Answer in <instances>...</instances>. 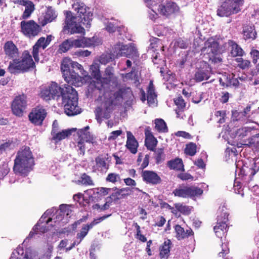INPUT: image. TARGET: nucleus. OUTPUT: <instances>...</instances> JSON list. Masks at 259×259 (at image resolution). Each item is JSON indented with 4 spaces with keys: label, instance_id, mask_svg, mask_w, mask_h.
<instances>
[{
    "label": "nucleus",
    "instance_id": "a878e982",
    "mask_svg": "<svg viewBox=\"0 0 259 259\" xmlns=\"http://www.w3.org/2000/svg\"><path fill=\"white\" fill-rule=\"evenodd\" d=\"M99 77L100 78L99 80L98 78L97 79L98 81L95 84V87L100 91L105 90L106 88H109L111 81L114 82L116 81V80L110 78V77H107L106 76L103 77H101V76Z\"/></svg>",
    "mask_w": 259,
    "mask_h": 259
},
{
    "label": "nucleus",
    "instance_id": "f8f14e48",
    "mask_svg": "<svg viewBox=\"0 0 259 259\" xmlns=\"http://www.w3.org/2000/svg\"><path fill=\"white\" fill-rule=\"evenodd\" d=\"M141 176L143 181L148 184L156 185L160 184L162 182L160 176L153 170H142Z\"/></svg>",
    "mask_w": 259,
    "mask_h": 259
},
{
    "label": "nucleus",
    "instance_id": "0e129e2a",
    "mask_svg": "<svg viewBox=\"0 0 259 259\" xmlns=\"http://www.w3.org/2000/svg\"><path fill=\"white\" fill-rule=\"evenodd\" d=\"M111 59V57L107 54H102L99 59L100 62L102 64H106L109 63Z\"/></svg>",
    "mask_w": 259,
    "mask_h": 259
},
{
    "label": "nucleus",
    "instance_id": "bf43d9fd",
    "mask_svg": "<svg viewBox=\"0 0 259 259\" xmlns=\"http://www.w3.org/2000/svg\"><path fill=\"white\" fill-rule=\"evenodd\" d=\"M84 141L79 140L77 142V146L79 150V154L83 156L85 153V147Z\"/></svg>",
    "mask_w": 259,
    "mask_h": 259
},
{
    "label": "nucleus",
    "instance_id": "6ab92c4d",
    "mask_svg": "<svg viewBox=\"0 0 259 259\" xmlns=\"http://www.w3.org/2000/svg\"><path fill=\"white\" fill-rule=\"evenodd\" d=\"M111 190H114V192L112 193L108 197V200H111L112 202L117 201L120 199L125 198L126 196L128 195V193H125L124 192H128L130 191V188L128 187L123 188L121 189L117 188L115 187L111 189Z\"/></svg>",
    "mask_w": 259,
    "mask_h": 259
},
{
    "label": "nucleus",
    "instance_id": "de8ad7c7",
    "mask_svg": "<svg viewBox=\"0 0 259 259\" xmlns=\"http://www.w3.org/2000/svg\"><path fill=\"white\" fill-rule=\"evenodd\" d=\"M111 191V188L101 187L95 188L94 193L98 194V197L105 196L107 195Z\"/></svg>",
    "mask_w": 259,
    "mask_h": 259
},
{
    "label": "nucleus",
    "instance_id": "7c9ffc66",
    "mask_svg": "<svg viewBox=\"0 0 259 259\" xmlns=\"http://www.w3.org/2000/svg\"><path fill=\"white\" fill-rule=\"evenodd\" d=\"M71 130H63L62 132H56L52 136V140L58 142L71 135Z\"/></svg>",
    "mask_w": 259,
    "mask_h": 259
},
{
    "label": "nucleus",
    "instance_id": "13d9d810",
    "mask_svg": "<svg viewBox=\"0 0 259 259\" xmlns=\"http://www.w3.org/2000/svg\"><path fill=\"white\" fill-rule=\"evenodd\" d=\"M91 69L92 70V75L98 79V77H100V70L97 64H93L91 66Z\"/></svg>",
    "mask_w": 259,
    "mask_h": 259
},
{
    "label": "nucleus",
    "instance_id": "e433bc0d",
    "mask_svg": "<svg viewBox=\"0 0 259 259\" xmlns=\"http://www.w3.org/2000/svg\"><path fill=\"white\" fill-rule=\"evenodd\" d=\"M154 158L156 164L160 163L164 159V153L163 148H158L154 149Z\"/></svg>",
    "mask_w": 259,
    "mask_h": 259
},
{
    "label": "nucleus",
    "instance_id": "3c124183",
    "mask_svg": "<svg viewBox=\"0 0 259 259\" xmlns=\"http://www.w3.org/2000/svg\"><path fill=\"white\" fill-rule=\"evenodd\" d=\"M44 16L49 22H51L57 17L55 12L52 10H48Z\"/></svg>",
    "mask_w": 259,
    "mask_h": 259
},
{
    "label": "nucleus",
    "instance_id": "2eb2a0df",
    "mask_svg": "<svg viewBox=\"0 0 259 259\" xmlns=\"http://www.w3.org/2000/svg\"><path fill=\"white\" fill-rule=\"evenodd\" d=\"M20 62L24 72L27 71L30 68H34L35 67L31 55L29 51L27 50L23 52L22 59Z\"/></svg>",
    "mask_w": 259,
    "mask_h": 259
},
{
    "label": "nucleus",
    "instance_id": "5701e85b",
    "mask_svg": "<svg viewBox=\"0 0 259 259\" xmlns=\"http://www.w3.org/2000/svg\"><path fill=\"white\" fill-rule=\"evenodd\" d=\"M167 166L170 169L184 171V165L181 158H176L167 162Z\"/></svg>",
    "mask_w": 259,
    "mask_h": 259
},
{
    "label": "nucleus",
    "instance_id": "1a4fd4ad",
    "mask_svg": "<svg viewBox=\"0 0 259 259\" xmlns=\"http://www.w3.org/2000/svg\"><path fill=\"white\" fill-rule=\"evenodd\" d=\"M73 8L77 11L79 23L83 25L90 24L92 19L93 14L89 12V8L83 3L76 2L72 5Z\"/></svg>",
    "mask_w": 259,
    "mask_h": 259
},
{
    "label": "nucleus",
    "instance_id": "e2e57ef3",
    "mask_svg": "<svg viewBox=\"0 0 259 259\" xmlns=\"http://www.w3.org/2000/svg\"><path fill=\"white\" fill-rule=\"evenodd\" d=\"M177 177L183 181L193 180V177L188 173H180L178 175Z\"/></svg>",
    "mask_w": 259,
    "mask_h": 259
},
{
    "label": "nucleus",
    "instance_id": "c9c22d12",
    "mask_svg": "<svg viewBox=\"0 0 259 259\" xmlns=\"http://www.w3.org/2000/svg\"><path fill=\"white\" fill-rule=\"evenodd\" d=\"M185 153L190 156H194L197 152V145L193 142L186 144L184 150Z\"/></svg>",
    "mask_w": 259,
    "mask_h": 259
},
{
    "label": "nucleus",
    "instance_id": "9b49d317",
    "mask_svg": "<svg viewBox=\"0 0 259 259\" xmlns=\"http://www.w3.org/2000/svg\"><path fill=\"white\" fill-rule=\"evenodd\" d=\"M27 107V96L24 94L16 96L11 104L13 113L17 116H23Z\"/></svg>",
    "mask_w": 259,
    "mask_h": 259
},
{
    "label": "nucleus",
    "instance_id": "49530a36",
    "mask_svg": "<svg viewBox=\"0 0 259 259\" xmlns=\"http://www.w3.org/2000/svg\"><path fill=\"white\" fill-rule=\"evenodd\" d=\"M95 162L97 167L103 168L104 169L108 168V165L107 164L105 159L102 156H97L95 158Z\"/></svg>",
    "mask_w": 259,
    "mask_h": 259
},
{
    "label": "nucleus",
    "instance_id": "4be33fe9",
    "mask_svg": "<svg viewBox=\"0 0 259 259\" xmlns=\"http://www.w3.org/2000/svg\"><path fill=\"white\" fill-rule=\"evenodd\" d=\"M228 50L232 57L239 56L241 57L244 54V51L241 47L238 45L235 41L229 40L228 41Z\"/></svg>",
    "mask_w": 259,
    "mask_h": 259
},
{
    "label": "nucleus",
    "instance_id": "f704fd0d",
    "mask_svg": "<svg viewBox=\"0 0 259 259\" xmlns=\"http://www.w3.org/2000/svg\"><path fill=\"white\" fill-rule=\"evenodd\" d=\"M155 127L159 133H166L168 128L165 122L162 119H156L155 120Z\"/></svg>",
    "mask_w": 259,
    "mask_h": 259
},
{
    "label": "nucleus",
    "instance_id": "58836bf2",
    "mask_svg": "<svg viewBox=\"0 0 259 259\" xmlns=\"http://www.w3.org/2000/svg\"><path fill=\"white\" fill-rule=\"evenodd\" d=\"M72 47L71 40L69 39H66L59 45L58 52L59 53H66Z\"/></svg>",
    "mask_w": 259,
    "mask_h": 259
},
{
    "label": "nucleus",
    "instance_id": "4c0bfd02",
    "mask_svg": "<svg viewBox=\"0 0 259 259\" xmlns=\"http://www.w3.org/2000/svg\"><path fill=\"white\" fill-rule=\"evenodd\" d=\"M207 71L203 70H198L195 74V80L197 82H201L204 80H207L209 78Z\"/></svg>",
    "mask_w": 259,
    "mask_h": 259
},
{
    "label": "nucleus",
    "instance_id": "473e14b6",
    "mask_svg": "<svg viewBox=\"0 0 259 259\" xmlns=\"http://www.w3.org/2000/svg\"><path fill=\"white\" fill-rule=\"evenodd\" d=\"M77 185H82L84 186H93L94 185V182L91 177L86 173L81 175L80 177L78 180L75 181Z\"/></svg>",
    "mask_w": 259,
    "mask_h": 259
},
{
    "label": "nucleus",
    "instance_id": "c85d7f7f",
    "mask_svg": "<svg viewBox=\"0 0 259 259\" xmlns=\"http://www.w3.org/2000/svg\"><path fill=\"white\" fill-rule=\"evenodd\" d=\"M24 3H25V4L23 6L25 7V8L21 16V18L25 20L29 18L35 10V5L32 1L29 0H27Z\"/></svg>",
    "mask_w": 259,
    "mask_h": 259
},
{
    "label": "nucleus",
    "instance_id": "37998d69",
    "mask_svg": "<svg viewBox=\"0 0 259 259\" xmlns=\"http://www.w3.org/2000/svg\"><path fill=\"white\" fill-rule=\"evenodd\" d=\"M120 49L121 50H126L127 54L126 57H127L130 58L131 55L138 56V52L134 47H128L127 45H122Z\"/></svg>",
    "mask_w": 259,
    "mask_h": 259
},
{
    "label": "nucleus",
    "instance_id": "7ed1b4c3",
    "mask_svg": "<svg viewBox=\"0 0 259 259\" xmlns=\"http://www.w3.org/2000/svg\"><path fill=\"white\" fill-rule=\"evenodd\" d=\"M255 162H249L243 163L238 174V179L241 180L244 186H248L253 179V176L256 173Z\"/></svg>",
    "mask_w": 259,
    "mask_h": 259
},
{
    "label": "nucleus",
    "instance_id": "f3484780",
    "mask_svg": "<svg viewBox=\"0 0 259 259\" xmlns=\"http://www.w3.org/2000/svg\"><path fill=\"white\" fill-rule=\"evenodd\" d=\"M4 51L7 57L13 59L18 57L19 51L13 41H7L4 46Z\"/></svg>",
    "mask_w": 259,
    "mask_h": 259
},
{
    "label": "nucleus",
    "instance_id": "9d476101",
    "mask_svg": "<svg viewBox=\"0 0 259 259\" xmlns=\"http://www.w3.org/2000/svg\"><path fill=\"white\" fill-rule=\"evenodd\" d=\"M47 112L41 105H38L33 108L28 115L29 120L34 125L41 126L46 118Z\"/></svg>",
    "mask_w": 259,
    "mask_h": 259
},
{
    "label": "nucleus",
    "instance_id": "79ce46f5",
    "mask_svg": "<svg viewBox=\"0 0 259 259\" xmlns=\"http://www.w3.org/2000/svg\"><path fill=\"white\" fill-rule=\"evenodd\" d=\"M244 184L241 180L238 179V177L236 178L234 184V190L236 193L241 195L242 196L244 195L243 189L242 186Z\"/></svg>",
    "mask_w": 259,
    "mask_h": 259
},
{
    "label": "nucleus",
    "instance_id": "603ef678",
    "mask_svg": "<svg viewBox=\"0 0 259 259\" xmlns=\"http://www.w3.org/2000/svg\"><path fill=\"white\" fill-rule=\"evenodd\" d=\"M104 76L110 77V78L117 80V77L114 75V68L112 66H108L105 70Z\"/></svg>",
    "mask_w": 259,
    "mask_h": 259
},
{
    "label": "nucleus",
    "instance_id": "338daca9",
    "mask_svg": "<svg viewBox=\"0 0 259 259\" xmlns=\"http://www.w3.org/2000/svg\"><path fill=\"white\" fill-rule=\"evenodd\" d=\"M230 98V94L227 92H222V96L220 99L221 103L224 104L228 102Z\"/></svg>",
    "mask_w": 259,
    "mask_h": 259
},
{
    "label": "nucleus",
    "instance_id": "b1692460",
    "mask_svg": "<svg viewBox=\"0 0 259 259\" xmlns=\"http://www.w3.org/2000/svg\"><path fill=\"white\" fill-rule=\"evenodd\" d=\"M171 244L170 240L167 239L160 246L159 256L161 259H167L168 257Z\"/></svg>",
    "mask_w": 259,
    "mask_h": 259
},
{
    "label": "nucleus",
    "instance_id": "4468645a",
    "mask_svg": "<svg viewBox=\"0 0 259 259\" xmlns=\"http://www.w3.org/2000/svg\"><path fill=\"white\" fill-rule=\"evenodd\" d=\"M242 34L243 39L247 41H252L257 37V32L253 25H244L242 26Z\"/></svg>",
    "mask_w": 259,
    "mask_h": 259
},
{
    "label": "nucleus",
    "instance_id": "a18cd8bd",
    "mask_svg": "<svg viewBox=\"0 0 259 259\" xmlns=\"http://www.w3.org/2000/svg\"><path fill=\"white\" fill-rule=\"evenodd\" d=\"M236 60L238 63V66L242 69H248L250 66L251 63L249 60H244L242 58H237Z\"/></svg>",
    "mask_w": 259,
    "mask_h": 259
},
{
    "label": "nucleus",
    "instance_id": "bb28decb",
    "mask_svg": "<svg viewBox=\"0 0 259 259\" xmlns=\"http://www.w3.org/2000/svg\"><path fill=\"white\" fill-rule=\"evenodd\" d=\"M89 126H87L83 128L80 129L78 132L79 135V140L84 141L87 143H93L94 141L93 137L91 135V133L88 131Z\"/></svg>",
    "mask_w": 259,
    "mask_h": 259
},
{
    "label": "nucleus",
    "instance_id": "864d4df0",
    "mask_svg": "<svg viewBox=\"0 0 259 259\" xmlns=\"http://www.w3.org/2000/svg\"><path fill=\"white\" fill-rule=\"evenodd\" d=\"M40 48L38 47L36 44H34V45L32 47V56L34 58V59L36 62H38L39 60V49Z\"/></svg>",
    "mask_w": 259,
    "mask_h": 259
},
{
    "label": "nucleus",
    "instance_id": "72a5a7b5",
    "mask_svg": "<svg viewBox=\"0 0 259 259\" xmlns=\"http://www.w3.org/2000/svg\"><path fill=\"white\" fill-rule=\"evenodd\" d=\"M174 206L176 210L179 211L184 215H189L191 212L192 208L189 206L184 205L181 203H176Z\"/></svg>",
    "mask_w": 259,
    "mask_h": 259
},
{
    "label": "nucleus",
    "instance_id": "ddd939ff",
    "mask_svg": "<svg viewBox=\"0 0 259 259\" xmlns=\"http://www.w3.org/2000/svg\"><path fill=\"white\" fill-rule=\"evenodd\" d=\"M158 10L162 15L169 16L179 11V7L175 2L168 1L164 4L159 5Z\"/></svg>",
    "mask_w": 259,
    "mask_h": 259
},
{
    "label": "nucleus",
    "instance_id": "39448f33",
    "mask_svg": "<svg viewBox=\"0 0 259 259\" xmlns=\"http://www.w3.org/2000/svg\"><path fill=\"white\" fill-rule=\"evenodd\" d=\"M203 192L202 189L195 186L180 185L173 191L172 194L179 197L194 198L201 196Z\"/></svg>",
    "mask_w": 259,
    "mask_h": 259
},
{
    "label": "nucleus",
    "instance_id": "774afa93",
    "mask_svg": "<svg viewBox=\"0 0 259 259\" xmlns=\"http://www.w3.org/2000/svg\"><path fill=\"white\" fill-rule=\"evenodd\" d=\"M250 54L252 58V62L256 63L258 59H259V51L257 50H252Z\"/></svg>",
    "mask_w": 259,
    "mask_h": 259
},
{
    "label": "nucleus",
    "instance_id": "412c9836",
    "mask_svg": "<svg viewBox=\"0 0 259 259\" xmlns=\"http://www.w3.org/2000/svg\"><path fill=\"white\" fill-rule=\"evenodd\" d=\"M125 146L132 154H136L137 152L139 143L130 131L127 132V141Z\"/></svg>",
    "mask_w": 259,
    "mask_h": 259
},
{
    "label": "nucleus",
    "instance_id": "6e6d98bb",
    "mask_svg": "<svg viewBox=\"0 0 259 259\" xmlns=\"http://www.w3.org/2000/svg\"><path fill=\"white\" fill-rule=\"evenodd\" d=\"M94 37L90 38H86L83 37L81 38L83 44V48L84 47H90L91 46H95V41H94Z\"/></svg>",
    "mask_w": 259,
    "mask_h": 259
},
{
    "label": "nucleus",
    "instance_id": "2f4dec72",
    "mask_svg": "<svg viewBox=\"0 0 259 259\" xmlns=\"http://www.w3.org/2000/svg\"><path fill=\"white\" fill-rule=\"evenodd\" d=\"M8 70L11 73H16L21 71L24 72L20 62L18 59H14L13 62H10Z\"/></svg>",
    "mask_w": 259,
    "mask_h": 259
},
{
    "label": "nucleus",
    "instance_id": "dca6fc26",
    "mask_svg": "<svg viewBox=\"0 0 259 259\" xmlns=\"http://www.w3.org/2000/svg\"><path fill=\"white\" fill-rule=\"evenodd\" d=\"M145 145L148 150L154 151L157 144V139L154 137L149 127L145 130Z\"/></svg>",
    "mask_w": 259,
    "mask_h": 259
},
{
    "label": "nucleus",
    "instance_id": "0eeeda50",
    "mask_svg": "<svg viewBox=\"0 0 259 259\" xmlns=\"http://www.w3.org/2000/svg\"><path fill=\"white\" fill-rule=\"evenodd\" d=\"M65 15L64 28L70 30L71 34L84 33V29L79 24L77 23L76 20L77 17L73 15L70 11L64 12ZM78 23H79L78 22Z\"/></svg>",
    "mask_w": 259,
    "mask_h": 259
},
{
    "label": "nucleus",
    "instance_id": "a211bd4d",
    "mask_svg": "<svg viewBox=\"0 0 259 259\" xmlns=\"http://www.w3.org/2000/svg\"><path fill=\"white\" fill-rule=\"evenodd\" d=\"M219 43L213 37L209 38L205 42L204 47L202 51L206 52L207 55L210 53H216L219 52Z\"/></svg>",
    "mask_w": 259,
    "mask_h": 259
},
{
    "label": "nucleus",
    "instance_id": "8fccbe9b",
    "mask_svg": "<svg viewBox=\"0 0 259 259\" xmlns=\"http://www.w3.org/2000/svg\"><path fill=\"white\" fill-rule=\"evenodd\" d=\"M156 97L157 96L155 93V91H147V100L149 105L155 103Z\"/></svg>",
    "mask_w": 259,
    "mask_h": 259
},
{
    "label": "nucleus",
    "instance_id": "052dcab7",
    "mask_svg": "<svg viewBox=\"0 0 259 259\" xmlns=\"http://www.w3.org/2000/svg\"><path fill=\"white\" fill-rule=\"evenodd\" d=\"M9 171V168L7 164L0 165V177L6 176Z\"/></svg>",
    "mask_w": 259,
    "mask_h": 259
},
{
    "label": "nucleus",
    "instance_id": "680f3d73",
    "mask_svg": "<svg viewBox=\"0 0 259 259\" xmlns=\"http://www.w3.org/2000/svg\"><path fill=\"white\" fill-rule=\"evenodd\" d=\"M242 145L248 147H254L255 146V138L254 137L249 138L247 140L243 141Z\"/></svg>",
    "mask_w": 259,
    "mask_h": 259
},
{
    "label": "nucleus",
    "instance_id": "f257e3e1",
    "mask_svg": "<svg viewBox=\"0 0 259 259\" xmlns=\"http://www.w3.org/2000/svg\"><path fill=\"white\" fill-rule=\"evenodd\" d=\"M61 70L64 80L68 84H65L64 88H61L53 82L50 85L40 89L39 96L46 101L61 96L65 113L68 116L77 115L81 112V109L78 106L77 93L71 85H82L84 78L88 76V73L81 64L72 61L68 57L62 60Z\"/></svg>",
    "mask_w": 259,
    "mask_h": 259
},
{
    "label": "nucleus",
    "instance_id": "69168bd1",
    "mask_svg": "<svg viewBox=\"0 0 259 259\" xmlns=\"http://www.w3.org/2000/svg\"><path fill=\"white\" fill-rule=\"evenodd\" d=\"M122 132L121 130H117L112 132L110 133V136L108 137V140H115L117 137L121 135Z\"/></svg>",
    "mask_w": 259,
    "mask_h": 259
},
{
    "label": "nucleus",
    "instance_id": "6e6552de",
    "mask_svg": "<svg viewBox=\"0 0 259 259\" xmlns=\"http://www.w3.org/2000/svg\"><path fill=\"white\" fill-rule=\"evenodd\" d=\"M21 32L28 37H34L41 31V28L34 20L22 21L20 23Z\"/></svg>",
    "mask_w": 259,
    "mask_h": 259
},
{
    "label": "nucleus",
    "instance_id": "cd10ccee",
    "mask_svg": "<svg viewBox=\"0 0 259 259\" xmlns=\"http://www.w3.org/2000/svg\"><path fill=\"white\" fill-rule=\"evenodd\" d=\"M228 228L227 224L224 223V222L222 223L217 221L216 225L213 228V230L217 236L222 238L225 234L227 232Z\"/></svg>",
    "mask_w": 259,
    "mask_h": 259
},
{
    "label": "nucleus",
    "instance_id": "aec40b11",
    "mask_svg": "<svg viewBox=\"0 0 259 259\" xmlns=\"http://www.w3.org/2000/svg\"><path fill=\"white\" fill-rule=\"evenodd\" d=\"M176 232V237L178 240H183L194 235V232L191 228L185 230L180 225H176L174 227Z\"/></svg>",
    "mask_w": 259,
    "mask_h": 259
},
{
    "label": "nucleus",
    "instance_id": "f03ea898",
    "mask_svg": "<svg viewBox=\"0 0 259 259\" xmlns=\"http://www.w3.org/2000/svg\"><path fill=\"white\" fill-rule=\"evenodd\" d=\"M34 165V157L30 147L25 145L21 147L14 159V173L23 177L27 176L33 170Z\"/></svg>",
    "mask_w": 259,
    "mask_h": 259
},
{
    "label": "nucleus",
    "instance_id": "09e8293b",
    "mask_svg": "<svg viewBox=\"0 0 259 259\" xmlns=\"http://www.w3.org/2000/svg\"><path fill=\"white\" fill-rule=\"evenodd\" d=\"M175 104L177 105V109L181 111H184L186 107V103L182 96L178 97L175 100Z\"/></svg>",
    "mask_w": 259,
    "mask_h": 259
},
{
    "label": "nucleus",
    "instance_id": "ea45409f",
    "mask_svg": "<svg viewBox=\"0 0 259 259\" xmlns=\"http://www.w3.org/2000/svg\"><path fill=\"white\" fill-rule=\"evenodd\" d=\"M251 132V129L248 127H244L238 129L236 132V137L238 140H242L243 138L246 137Z\"/></svg>",
    "mask_w": 259,
    "mask_h": 259
},
{
    "label": "nucleus",
    "instance_id": "5fc2aeb1",
    "mask_svg": "<svg viewBox=\"0 0 259 259\" xmlns=\"http://www.w3.org/2000/svg\"><path fill=\"white\" fill-rule=\"evenodd\" d=\"M60 210L63 214H66L67 216L70 215L72 212L70 206L67 204H61L60 205Z\"/></svg>",
    "mask_w": 259,
    "mask_h": 259
},
{
    "label": "nucleus",
    "instance_id": "c03bdc74",
    "mask_svg": "<svg viewBox=\"0 0 259 259\" xmlns=\"http://www.w3.org/2000/svg\"><path fill=\"white\" fill-rule=\"evenodd\" d=\"M106 181L108 182H110L112 183L115 184L118 182L121 181L120 177L119 174L116 173H109L106 178Z\"/></svg>",
    "mask_w": 259,
    "mask_h": 259
},
{
    "label": "nucleus",
    "instance_id": "c756f323",
    "mask_svg": "<svg viewBox=\"0 0 259 259\" xmlns=\"http://www.w3.org/2000/svg\"><path fill=\"white\" fill-rule=\"evenodd\" d=\"M218 213L217 221H219V222H224V223L227 224L228 221L229 214L227 208L224 204L220 206Z\"/></svg>",
    "mask_w": 259,
    "mask_h": 259
},
{
    "label": "nucleus",
    "instance_id": "423d86ee",
    "mask_svg": "<svg viewBox=\"0 0 259 259\" xmlns=\"http://www.w3.org/2000/svg\"><path fill=\"white\" fill-rule=\"evenodd\" d=\"M115 105L114 100L112 99L105 101L100 106L96 108L95 114L98 123H101L103 119H108L110 118L111 113L114 110L113 106Z\"/></svg>",
    "mask_w": 259,
    "mask_h": 259
},
{
    "label": "nucleus",
    "instance_id": "a19ab883",
    "mask_svg": "<svg viewBox=\"0 0 259 259\" xmlns=\"http://www.w3.org/2000/svg\"><path fill=\"white\" fill-rule=\"evenodd\" d=\"M208 61L212 64L221 63L222 62V56L218 52L216 53H210L207 55Z\"/></svg>",
    "mask_w": 259,
    "mask_h": 259
},
{
    "label": "nucleus",
    "instance_id": "4d7b16f0",
    "mask_svg": "<svg viewBox=\"0 0 259 259\" xmlns=\"http://www.w3.org/2000/svg\"><path fill=\"white\" fill-rule=\"evenodd\" d=\"M12 142L9 141L0 145V155L10 148Z\"/></svg>",
    "mask_w": 259,
    "mask_h": 259
},
{
    "label": "nucleus",
    "instance_id": "20e7f679",
    "mask_svg": "<svg viewBox=\"0 0 259 259\" xmlns=\"http://www.w3.org/2000/svg\"><path fill=\"white\" fill-rule=\"evenodd\" d=\"M244 2L236 3L233 0H225L219 7L217 14L221 17H228L233 14H237L241 11L240 7Z\"/></svg>",
    "mask_w": 259,
    "mask_h": 259
},
{
    "label": "nucleus",
    "instance_id": "393cba45",
    "mask_svg": "<svg viewBox=\"0 0 259 259\" xmlns=\"http://www.w3.org/2000/svg\"><path fill=\"white\" fill-rule=\"evenodd\" d=\"M98 223L99 222L94 220L90 224L83 225L80 232L77 234L76 237L79 239V241L77 242V244H79L88 234L89 231Z\"/></svg>",
    "mask_w": 259,
    "mask_h": 259
}]
</instances>
